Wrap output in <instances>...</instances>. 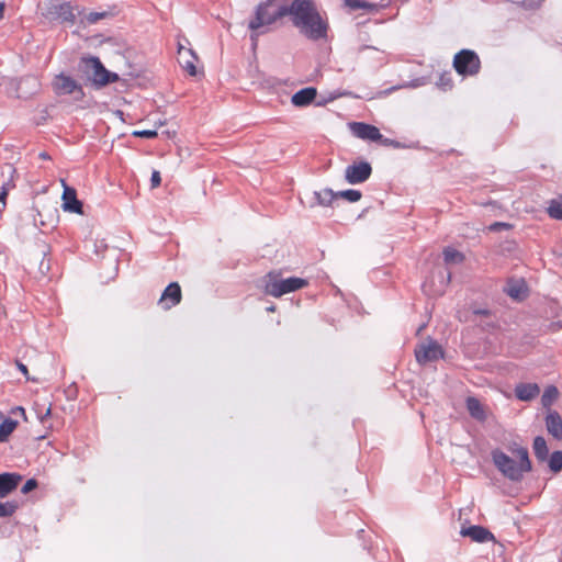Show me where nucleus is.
<instances>
[{
    "label": "nucleus",
    "mask_w": 562,
    "mask_h": 562,
    "mask_svg": "<svg viewBox=\"0 0 562 562\" xmlns=\"http://www.w3.org/2000/svg\"><path fill=\"white\" fill-rule=\"evenodd\" d=\"M61 199L64 211L77 214L83 213L82 203L77 199L75 189L65 186Z\"/></svg>",
    "instance_id": "obj_15"
},
{
    "label": "nucleus",
    "mask_w": 562,
    "mask_h": 562,
    "mask_svg": "<svg viewBox=\"0 0 562 562\" xmlns=\"http://www.w3.org/2000/svg\"><path fill=\"white\" fill-rule=\"evenodd\" d=\"M351 131L355 136L361 139H368L372 142H380L383 138V135L380 133L379 128L362 122H355L350 125Z\"/></svg>",
    "instance_id": "obj_12"
},
{
    "label": "nucleus",
    "mask_w": 562,
    "mask_h": 562,
    "mask_svg": "<svg viewBox=\"0 0 562 562\" xmlns=\"http://www.w3.org/2000/svg\"><path fill=\"white\" fill-rule=\"evenodd\" d=\"M335 194H336V199L342 198L351 203L358 202L362 196L361 192L359 190H355V189L337 191V192H335Z\"/></svg>",
    "instance_id": "obj_30"
},
{
    "label": "nucleus",
    "mask_w": 562,
    "mask_h": 562,
    "mask_svg": "<svg viewBox=\"0 0 562 562\" xmlns=\"http://www.w3.org/2000/svg\"><path fill=\"white\" fill-rule=\"evenodd\" d=\"M307 280L299 277L280 278L279 273L269 272L263 278V291L273 297L297 291L307 285Z\"/></svg>",
    "instance_id": "obj_4"
},
{
    "label": "nucleus",
    "mask_w": 562,
    "mask_h": 562,
    "mask_svg": "<svg viewBox=\"0 0 562 562\" xmlns=\"http://www.w3.org/2000/svg\"><path fill=\"white\" fill-rule=\"evenodd\" d=\"M508 451L512 456L501 449L492 450L493 464L503 476L509 481L519 482L522 480L524 474L532 469L528 449L517 442H512L508 445Z\"/></svg>",
    "instance_id": "obj_2"
},
{
    "label": "nucleus",
    "mask_w": 562,
    "mask_h": 562,
    "mask_svg": "<svg viewBox=\"0 0 562 562\" xmlns=\"http://www.w3.org/2000/svg\"><path fill=\"white\" fill-rule=\"evenodd\" d=\"M133 135L136 137H142V138H154L157 136V131H155V130L134 131Z\"/></svg>",
    "instance_id": "obj_34"
},
{
    "label": "nucleus",
    "mask_w": 562,
    "mask_h": 562,
    "mask_svg": "<svg viewBox=\"0 0 562 562\" xmlns=\"http://www.w3.org/2000/svg\"><path fill=\"white\" fill-rule=\"evenodd\" d=\"M512 225L505 222H495L488 226L491 232H499L502 229H510Z\"/></svg>",
    "instance_id": "obj_35"
},
{
    "label": "nucleus",
    "mask_w": 562,
    "mask_h": 562,
    "mask_svg": "<svg viewBox=\"0 0 562 562\" xmlns=\"http://www.w3.org/2000/svg\"><path fill=\"white\" fill-rule=\"evenodd\" d=\"M547 211L551 218L562 221V199L551 200Z\"/></svg>",
    "instance_id": "obj_29"
},
{
    "label": "nucleus",
    "mask_w": 562,
    "mask_h": 562,
    "mask_svg": "<svg viewBox=\"0 0 562 562\" xmlns=\"http://www.w3.org/2000/svg\"><path fill=\"white\" fill-rule=\"evenodd\" d=\"M461 536L469 537L474 542L485 543L494 541V535L485 527L473 525L467 528H462L460 531Z\"/></svg>",
    "instance_id": "obj_14"
},
{
    "label": "nucleus",
    "mask_w": 562,
    "mask_h": 562,
    "mask_svg": "<svg viewBox=\"0 0 562 562\" xmlns=\"http://www.w3.org/2000/svg\"><path fill=\"white\" fill-rule=\"evenodd\" d=\"M547 430L555 439H562V418L558 412H550L546 417Z\"/></svg>",
    "instance_id": "obj_19"
},
{
    "label": "nucleus",
    "mask_w": 562,
    "mask_h": 562,
    "mask_svg": "<svg viewBox=\"0 0 562 562\" xmlns=\"http://www.w3.org/2000/svg\"><path fill=\"white\" fill-rule=\"evenodd\" d=\"M415 357L418 363L426 364L442 358L443 350L436 340L428 339L427 342H422L415 348Z\"/></svg>",
    "instance_id": "obj_8"
},
{
    "label": "nucleus",
    "mask_w": 562,
    "mask_h": 562,
    "mask_svg": "<svg viewBox=\"0 0 562 562\" xmlns=\"http://www.w3.org/2000/svg\"><path fill=\"white\" fill-rule=\"evenodd\" d=\"M477 314H486V311H476Z\"/></svg>",
    "instance_id": "obj_45"
},
{
    "label": "nucleus",
    "mask_w": 562,
    "mask_h": 562,
    "mask_svg": "<svg viewBox=\"0 0 562 562\" xmlns=\"http://www.w3.org/2000/svg\"><path fill=\"white\" fill-rule=\"evenodd\" d=\"M525 291L526 285L521 280H510L504 289V292L514 300H521Z\"/></svg>",
    "instance_id": "obj_22"
},
{
    "label": "nucleus",
    "mask_w": 562,
    "mask_h": 562,
    "mask_svg": "<svg viewBox=\"0 0 562 562\" xmlns=\"http://www.w3.org/2000/svg\"><path fill=\"white\" fill-rule=\"evenodd\" d=\"M533 452L539 461H546L549 456V449L543 437L538 436L533 440Z\"/></svg>",
    "instance_id": "obj_24"
},
{
    "label": "nucleus",
    "mask_w": 562,
    "mask_h": 562,
    "mask_svg": "<svg viewBox=\"0 0 562 562\" xmlns=\"http://www.w3.org/2000/svg\"><path fill=\"white\" fill-rule=\"evenodd\" d=\"M46 16L54 21L69 23H74L76 19L74 8L70 2L59 0L52 2L47 7Z\"/></svg>",
    "instance_id": "obj_9"
},
{
    "label": "nucleus",
    "mask_w": 562,
    "mask_h": 562,
    "mask_svg": "<svg viewBox=\"0 0 562 562\" xmlns=\"http://www.w3.org/2000/svg\"><path fill=\"white\" fill-rule=\"evenodd\" d=\"M79 66L85 76L97 87H104L119 80L117 74L105 69L99 57H82Z\"/></svg>",
    "instance_id": "obj_5"
},
{
    "label": "nucleus",
    "mask_w": 562,
    "mask_h": 562,
    "mask_svg": "<svg viewBox=\"0 0 562 562\" xmlns=\"http://www.w3.org/2000/svg\"><path fill=\"white\" fill-rule=\"evenodd\" d=\"M198 56L191 47H186L182 42H178V61L183 70L190 76L196 75L195 61Z\"/></svg>",
    "instance_id": "obj_11"
},
{
    "label": "nucleus",
    "mask_w": 562,
    "mask_h": 562,
    "mask_svg": "<svg viewBox=\"0 0 562 562\" xmlns=\"http://www.w3.org/2000/svg\"><path fill=\"white\" fill-rule=\"evenodd\" d=\"M40 157L43 159H47L49 156L46 153H41Z\"/></svg>",
    "instance_id": "obj_44"
},
{
    "label": "nucleus",
    "mask_w": 562,
    "mask_h": 562,
    "mask_svg": "<svg viewBox=\"0 0 562 562\" xmlns=\"http://www.w3.org/2000/svg\"><path fill=\"white\" fill-rule=\"evenodd\" d=\"M382 142H383V144L392 145V146H394L395 148H400V147H401L400 143H398V142H395V140H391V139L385 138V139H383Z\"/></svg>",
    "instance_id": "obj_39"
},
{
    "label": "nucleus",
    "mask_w": 562,
    "mask_h": 562,
    "mask_svg": "<svg viewBox=\"0 0 562 562\" xmlns=\"http://www.w3.org/2000/svg\"><path fill=\"white\" fill-rule=\"evenodd\" d=\"M36 486H37V481L35 479H30L23 485L21 492L23 494H26V493L33 491L34 488H36Z\"/></svg>",
    "instance_id": "obj_36"
},
{
    "label": "nucleus",
    "mask_w": 562,
    "mask_h": 562,
    "mask_svg": "<svg viewBox=\"0 0 562 562\" xmlns=\"http://www.w3.org/2000/svg\"><path fill=\"white\" fill-rule=\"evenodd\" d=\"M391 0H381L380 2H368L363 0H346V4L353 9H364L367 11H378L381 8L387 7Z\"/></svg>",
    "instance_id": "obj_20"
},
{
    "label": "nucleus",
    "mask_w": 562,
    "mask_h": 562,
    "mask_svg": "<svg viewBox=\"0 0 562 562\" xmlns=\"http://www.w3.org/2000/svg\"><path fill=\"white\" fill-rule=\"evenodd\" d=\"M267 311L268 312H274L276 311V306L274 305H270L267 307Z\"/></svg>",
    "instance_id": "obj_43"
},
{
    "label": "nucleus",
    "mask_w": 562,
    "mask_h": 562,
    "mask_svg": "<svg viewBox=\"0 0 562 562\" xmlns=\"http://www.w3.org/2000/svg\"><path fill=\"white\" fill-rule=\"evenodd\" d=\"M18 505L15 502L0 503V517H10L16 510Z\"/></svg>",
    "instance_id": "obj_32"
},
{
    "label": "nucleus",
    "mask_w": 562,
    "mask_h": 562,
    "mask_svg": "<svg viewBox=\"0 0 562 562\" xmlns=\"http://www.w3.org/2000/svg\"><path fill=\"white\" fill-rule=\"evenodd\" d=\"M5 198H7L5 192L0 191V202L2 203V207L5 206Z\"/></svg>",
    "instance_id": "obj_40"
},
{
    "label": "nucleus",
    "mask_w": 562,
    "mask_h": 562,
    "mask_svg": "<svg viewBox=\"0 0 562 562\" xmlns=\"http://www.w3.org/2000/svg\"><path fill=\"white\" fill-rule=\"evenodd\" d=\"M317 95V90L313 87H307L295 92L291 102L293 105L297 108H303L310 105Z\"/></svg>",
    "instance_id": "obj_17"
},
{
    "label": "nucleus",
    "mask_w": 562,
    "mask_h": 562,
    "mask_svg": "<svg viewBox=\"0 0 562 562\" xmlns=\"http://www.w3.org/2000/svg\"><path fill=\"white\" fill-rule=\"evenodd\" d=\"M19 411H21L22 413H24V408L23 407H18Z\"/></svg>",
    "instance_id": "obj_46"
},
{
    "label": "nucleus",
    "mask_w": 562,
    "mask_h": 562,
    "mask_svg": "<svg viewBox=\"0 0 562 562\" xmlns=\"http://www.w3.org/2000/svg\"><path fill=\"white\" fill-rule=\"evenodd\" d=\"M549 468L554 473L562 470V451H554L549 458Z\"/></svg>",
    "instance_id": "obj_31"
},
{
    "label": "nucleus",
    "mask_w": 562,
    "mask_h": 562,
    "mask_svg": "<svg viewBox=\"0 0 562 562\" xmlns=\"http://www.w3.org/2000/svg\"><path fill=\"white\" fill-rule=\"evenodd\" d=\"M16 367L18 369L21 371V373L26 378L29 379V370H27V367L20 362V361H16Z\"/></svg>",
    "instance_id": "obj_38"
},
{
    "label": "nucleus",
    "mask_w": 562,
    "mask_h": 562,
    "mask_svg": "<svg viewBox=\"0 0 562 562\" xmlns=\"http://www.w3.org/2000/svg\"><path fill=\"white\" fill-rule=\"evenodd\" d=\"M1 173L3 176L7 175L9 177L7 181L2 182L1 188H0V191L5 192V195H8L10 190H12L15 187V184L13 182V176L15 173V168L12 165L7 164L1 167Z\"/></svg>",
    "instance_id": "obj_23"
},
{
    "label": "nucleus",
    "mask_w": 562,
    "mask_h": 562,
    "mask_svg": "<svg viewBox=\"0 0 562 562\" xmlns=\"http://www.w3.org/2000/svg\"><path fill=\"white\" fill-rule=\"evenodd\" d=\"M443 259L446 263H461L464 260V256L462 252L448 247L443 250Z\"/></svg>",
    "instance_id": "obj_28"
},
{
    "label": "nucleus",
    "mask_w": 562,
    "mask_h": 562,
    "mask_svg": "<svg viewBox=\"0 0 562 562\" xmlns=\"http://www.w3.org/2000/svg\"><path fill=\"white\" fill-rule=\"evenodd\" d=\"M52 87L57 95L76 94L77 97L83 95L81 85L72 77L65 74H58L52 81Z\"/></svg>",
    "instance_id": "obj_7"
},
{
    "label": "nucleus",
    "mask_w": 562,
    "mask_h": 562,
    "mask_svg": "<svg viewBox=\"0 0 562 562\" xmlns=\"http://www.w3.org/2000/svg\"><path fill=\"white\" fill-rule=\"evenodd\" d=\"M467 409L472 418L479 422H484L486 419L484 406L476 397L470 396L467 398Z\"/></svg>",
    "instance_id": "obj_21"
},
{
    "label": "nucleus",
    "mask_w": 562,
    "mask_h": 562,
    "mask_svg": "<svg viewBox=\"0 0 562 562\" xmlns=\"http://www.w3.org/2000/svg\"><path fill=\"white\" fill-rule=\"evenodd\" d=\"M453 67L463 77L475 76L481 69V60L474 50L461 49L454 55Z\"/></svg>",
    "instance_id": "obj_6"
},
{
    "label": "nucleus",
    "mask_w": 562,
    "mask_h": 562,
    "mask_svg": "<svg viewBox=\"0 0 562 562\" xmlns=\"http://www.w3.org/2000/svg\"><path fill=\"white\" fill-rule=\"evenodd\" d=\"M181 301V288L177 282H171L160 296V304L164 310H170Z\"/></svg>",
    "instance_id": "obj_13"
},
{
    "label": "nucleus",
    "mask_w": 562,
    "mask_h": 562,
    "mask_svg": "<svg viewBox=\"0 0 562 562\" xmlns=\"http://www.w3.org/2000/svg\"><path fill=\"white\" fill-rule=\"evenodd\" d=\"M22 480V475L18 473H1L0 474V497H5L14 491Z\"/></svg>",
    "instance_id": "obj_16"
},
{
    "label": "nucleus",
    "mask_w": 562,
    "mask_h": 562,
    "mask_svg": "<svg viewBox=\"0 0 562 562\" xmlns=\"http://www.w3.org/2000/svg\"><path fill=\"white\" fill-rule=\"evenodd\" d=\"M559 391L555 386L549 385L542 396H541V404L543 407H550L553 402L558 398Z\"/></svg>",
    "instance_id": "obj_27"
},
{
    "label": "nucleus",
    "mask_w": 562,
    "mask_h": 562,
    "mask_svg": "<svg viewBox=\"0 0 562 562\" xmlns=\"http://www.w3.org/2000/svg\"><path fill=\"white\" fill-rule=\"evenodd\" d=\"M440 85H441V86H443V87H446V86L451 87V85H450V79L445 80V78L442 77V78H441V82H440Z\"/></svg>",
    "instance_id": "obj_42"
},
{
    "label": "nucleus",
    "mask_w": 562,
    "mask_h": 562,
    "mask_svg": "<svg viewBox=\"0 0 562 562\" xmlns=\"http://www.w3.org/2000/svg\"><path fill=\"white\" fill-rule=\"evenodd\" d=\"M290 3L291 0H268L257 7L256 15L248 24L252 31L251 41L254 43L260 34L268 32L272 24L289 15Z\"/></svg>",
    "instance_id": "obj_3"
},
{
    "label": "nucleus",
    "mask_w": 562,
    "mask_h": 562,
    "mask_svg": "<svg viewBox=\"0 0 562 562\" xmlns=\"http://www.w3.org/2000/svg\"><path fill=\"white\" fill-rule=\"evenodd\" d=\"M108 12L103 11V12H90L88 15H87V21L91 24L93 23H97L98 21L104 19L105 16H108Z\"/></svg>",
    "instance_id": "obj_33"
},
{
    "label": "nucleus",
    "mask_w": 562,
    "mask_h": 562,
    "mask_svg": "<svg viewBox=\"0 0 562 562\" xmlns=\"http://www.w3.org/2000/svg\"><path fill=\"white\" fill-rule=\"evenodd\" d=\"M372 173L371 165L368 161L355 162L347 166L345 179L350 184L363 183Z\"/></svg>",
    "instance_id": "obj_10"
},
{
    "label": "nucleus",
    "mask_w": 562,
    "mask_h": 562,
    "mask_svg": "<svg viewBox=\"0 0 562 562\" xmlns=\"http://www.w3.org/2000/svg\"><path fill=\"white\" fill-rule=\"evenodd\" d=\"M3 13H4V3L0 1V20L3 19Z\"/></svg>",
    "instance_id": "obj_41"
},
{
    "label": "nucleus",
    "mask_w": 562,
    "mask_h": 562,
    "mask_svg": "<svg viewBox=\"0 0 562 562\" xmlns=\"http://www.w3.org/2000/svg\"><path fill=\"white\" fill-rule=\"evenodd\" d=\"M514 391L516 397L525 402L536 398L540 393V389L537 383H519L515 386Z\"/></svg>",
    "instance_id": "obj_18"
},
{
    "label": "nucleus",
    "mask_w": 562,
    "mask_h": 562,
    "mask_svg": "<svg viewBox=\"0 0 562 562\" xmlns=\"http://www.w3.org/2000/svg\"><path fill=\"white\" fill-rule=\"evenodd\" d=\"M315 198L319 205L328 206L331 204V202L336 199L335 191H333L329 188H325L321 191H316Z\"/></svg>",
    "instance_id": "obj_26"
},
{
    "label": "nucleus",
    "mask_w": 562,
    "mask_h": 562,
    "mask_svg": "<svg viewBox=\"0 0 562 562\" xmlns=\"http://www.w3.org/2000/svg\"><path fill=\"white\" fill-rule=\"evenodd\" d=\"M289 16L292 24L306 38H326L328 23L318 12L314 0H291Z\"/></svg>",
    "instance_id": "obj_1"
},
{
    "label": "nucleus",
    "mask_w": 562,
    "mask_h": 562,
    "mask_svg": "<svg viewBox=\"0 0 562 562\" xmlns=\"http://www.w3.org/2000/svg\"><path fill=\"white\" fill-rule=\"evenodd\" d=\"M160 182H161L160 172L157 170H154L151 173V177H150L151 187L156 188L160 184Z\"/></svg>",
    "instance_id": "obj_37"
},
{
    "label": "nucleus",
    "mask_w": 562,
    "mask_h": 562,
    "mask_svg": "<svg viewBox=\"0 0 562 562\" xmlns=\"http://www.w3.org/2000/svg\"><path fill=\"white\" fill-rule=\"evenodd\" d=\"M18 422L12 418H4L0 424V442H5L9 436L15 430Z\"/></svg>",
    "instance_id": "obj_25"
}]
</instances>
